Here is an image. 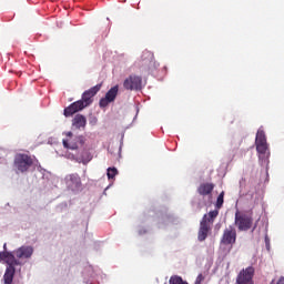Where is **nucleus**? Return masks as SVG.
I'll return each instance as SVG.
<instances>
[{
  "label": "nucleus",
  "mask_w": 284,
  "mask_h": 284,
  "mask_svg": "<svg viewBox=\"0 0 284 284\" xmlns=\"http://www.w3.org/2000/svg\"><path fill=\"white\" fill-rule=\"evenodd\" d=\"M67 136H72V132L69 131V132L67 133Z\"/></svg>",
  "instance_id": "27"
},
{
  "label": "nucleus",
  "mask_w": 284,
  "mask_h": 284,
  "mask_svg": "<svg viewBox=\"0 0 284 284\" xmlns=\"http://www.w3.org/2000/svg\"><path fill=\"white\" fill-rule=\"evenodd\" d=\"M212 227L210 226V223L207 222V214H204L202 217V221L200 222V229L197 233V241L203 242L205 239H207V235L210 234V231Z\"/></svg>",
  "instance_id": "10"
},
{
  "label": "nucleus",
  "mask_w": 284,
  "mask_h": 284,
  "mask_svg": "<svg viewBox=\"0 0 284 284\" xmlns=\"http://www.w3.org/2000/svg\"><path fill=\"white\" fill-rule=\"evenodd\" d=\"M65 185L72 192H79L81 190V176L77 173H72L65 176Z\"/></svg>",
  "instance_id": "7"
},
{
  "label": "nucleus",
  "mask_w": 284,
  "mask_h": 284,
  "mask_svg": "<svg viewBox=\"0 0 284 284\" xmlns=\"http://www.w3.org/2000/svg\"><path fill=\"white\" fill-rule=\"evenodd\" d=\"M4 248H6V244H4V246H3Z\"/></svg>",
  "instance_id": "28"
},
{
  "label": "nucleus",
  "mask_w": 284,
  "mask_h": 284,
  "mask_svg": "<svg viewBox=\"0 0 284 284\" xmlns=\"http://www.w3.org/2000/svg\"><path fill=\"white\" fill-rule=\"evenodd\" d=\"M234 223L237 226V230L240 232H247V230H252L254 219L250 214L243 213L241 211H236Z\"/></svg>",
  "instance_id": "2"
},
{
  "label": "nucleus",
  "mask_w": 284,
  "mask_h": 284,
  "mask_svg": "<svg viewBox=\"0 0 284 284\" xmlns=\"http://www.w3.org/2000/svg\"><path fill=\"white\" fill-rule=\"evenodd\" d=\"M216 216H219V210L211 211L209 212V214H206V221L209 225H212V223H214V219H216Z\"/></svg>",
  "instance_id": "19"
},
{
  "label": "nucleus",
  "mask_w": 284,
  "mask_h": 284,
  "mask_svg": "<svg viewBox=\"0 0 284 284\" xmlns=\"http://www.w3.org/2000/svg\"><path fill=\"white\" fill-rule=\"evenodd\" d=\"M221 243L222 245H234L236 243V229L234 226L230 225L224 230Z\"/></svg>",
  "instance_id": "8"
},
{
  "label": "nucleus",
  "mask_w": 284,
  "mask_h": 284,
  "mask_svg": "<svg viewBox=\"0 0 284 284\" xmlns=\"http://www.w3.org/2000/svg\"><path fill=\"white\" fill-rule=\"evenodd\" d=\"M118 95H119V85H114L100 100L99 102L100 108H108L110 103H114V101H116Z\"/></svg>",
  "instance_id": "3"
},
{
  "label": "nucleus",
  "mask_w": 284,
  "mask_h": 284,
  "mask_svg": "<svg viewBox=\"0 0 284 284\" xmlns=\"http://www.w3.org/2000/svg\"><path fill=\"white\" fill-rule=\"evenodd\" d=\"M14 265L17 264H9L7 266V270L3 275L4 284H12V281H14V274L17 272V268H14Z\"/></svg>",
  "instance_id": "15"
},
{
  "label": "nucleus",
  "mask_w": 284,
  "mask_h": 284,
  "mask_svg": "<svg viewBox=\"0 0 284 284\" xmlns=\"http://www.w3.org/2000/svg\"><path fill=\"white\" fill-rule=\"evenodd\" d=\"M197 192L201 194V196H207L214 192V184L203 183L199 186Z\"/></svg>",
  "instance_id": "16"
},
{
  "label": "nucleus",
  "mask_w": 284,
  "mask_h": 284,
  "mask_svg": "<svg viewBox=\"0 0 284 284\" xmlns=\"http://www.w3.org/2000/svg\"><path fill=\"white\" fill-rule=\"evenodd\" d=\"M85 105H83L81 100H78L73 103H71L69 106L64 109V116H73V114H77V112H81V110H85Z\"/></svg>",
  "instance_id": "12"
},
{
  "label": "nucleus",
  "mask_w": 284,
  "mask_h": 284,
  "mask_svg": "<svg viewBox=\"0 0 284 284\" xmlns=\"http://www.w3.org/2000/svg\"><path fill=\"white\" fill-rule=\"evenodd\" d=\"M224 199H225V192L222 191L216 199V203H215L216 210H221V207H223Z\"/></svg>",
  "instance_id": "20"
},
{
  "label": "nucleus",
  "mask_w": 284,
  "mask_h": 284,
  "mask_svg": "<svg viewBox=\"0 0 284 284\" xmlns=\"http://www.w3.org/2000/svg\"><path fill=\"white\" fill-rule=\"evenodd\" d=\"M169 284H189V283L183 281V277L173 275L170 277Z\"/></svg>",
  "instance_id": "21"
},
{
  "label": "nucleus",
  "mask_w": 284,
  "mask_h": 284,
  "mask_svg": "<svg viewBox=\"0 0 284 284\" xmlns=\"http://www.w3.org/2000/svg\"><path fill=\"white\" fill-rule=\"evenodd\" d=\"M6 258H10L12 261L11 264L19 265V261L14 258V255L10 252H0V261H6Z\"/></svg>",
  "instance_id": "18"
},
{
  "label": "nucleus",
  "mask_w": 284,
  "mask_h": 284,
  "mask_svg": "<svg viewBox=\"0 0 284 284\" xmlns=\"http://www.w3.org/2000/svg\"><path fill=\"white\" fill-rule=\"evenodd\" d=\"M34 165V159L26 153H18L13 160V169L16 174H24Z\"/></svg>",
  "instance_id": "1"
},
{
  "label": "nucleus",
  "mask_w": 284,
  "mask_h": 284,
  "mask_svg": "<svg viewBox=\"0 0 284 284\" xmlns=\"http://www.w3.org/2000/svg\"><path fill=\"white\" fill-rule=\"evenodd\" d=\"M203 281H205V275L202 274V273H200V274L197 275V277L195 278L194 284H202Z\"/></svg>",
  "instance_id": "24"
},
{
  "label": "nucleus",
  "mask_w": 284,
  "mask_h": 284,
  "mask_svg": "<svg viewBox=\"0 0 284 284\" xmlns=\"http://www.w3.org/2000/svg\"><path fill=\"white\" fill-rule=\"evenodd\" d=\"M254 268L252 266L242 270L237 277L236 284H254Z\"/></svg>",
  "instance_id": "5"
},
{
  "label": "nucleus",
  "mask_w": 284,
  "mask_h": 284,
  "mask_svg": "<svg viewBox=\"0 0 284 284\" xmlns=\"http://www.w3.org/2000/svg\"><path fill=\"white\" fill-rule=\"evenodd\" d=\"M106 174H108V179H114V176L119 174V171L116 170V168H109Z\"/></svg>",
  "instance_id": "23"
},
{
  "label": "nucleus",
  "mask_w": 284,
  "mask_h": 284,
  "mask_svg": "<svg viewBox=\"0 0 284 284\" xmlns=\"http://www.w3.org/2000/svg\"><path fill=\"white\" fill-rule=\"evenodd\" d=\"M17 258H30L34 254L32 246H21L14 251Z\"/></svg>",
  "instance_id": "14"
},
{
  "label": "nucleus",
  "mask_w": 284,
  "mask_h": 284,
  "mask_svg": "<svg viewBox=\"0 0 284 284\" xmlns=\"http://www.w3.org/2000/svg\"><path fill=\"white\" fill-rule=\"evenodd\" d=\"M271 284H274V281ZM276 284H284V277L281 276Z\"/></svg>",
  "instance_id": "26"
},
{
  "label": "nucleus",
  "mask_w": 284,
  "mask_h": 284,
  "mask_svg": "<svg viewBox=\"0 0 284 284\" xmlns=\"http://www.w3.org/2000/svg\"><path fill=\"white\" fill-rule=\"evenodd\" d=\"M152 59H154V54L151 51H148V50L143 51L142 61H145V60L152 61Z\"/></svg>",
  "instance_id": "22"
},
{
  "label": "nucleus",
  "mask_w": 284,
  "mask_h": 284,
  "mask_svg": "<svg viewBox=\"0 0 284 284\" xmlns=\"http://www.w3.org/2000/svg\"><path fill=\"white\" fill-rule=\"evenodd\" d=\"M91 161H92V153L85 150L82 152V154L79 158H77V162L83 163V165H88V163Z\"/></svg>",
  "instance_id": "17"
},
{
  "label": "nucleus",
  "mask_w": 284,
  "mask_h": 284,
  "mask_svg": "<svg viewBox=\"0 0 284 284\" xmlns=\"http://www.w3.org/2000/svg\"><path fill=\"white\" fill-rule=\"evenodd\" d=\"M256 152L258 154H265L267 152V138L265 131L258 129L255 138Z\"/></svg>",
  "instance_id": "4"
},
{
  "label": "nucleus",
  "mask_w": 284,
  "mask_h": 284,
  "mask_svg": "<svg viewBox=\"0 0 284 284\" xmlns=\"http://www.w3.org/2000/svg\"><path fill=\"white\" fill-rule=\"evenodd\" d=\"M143 80L139 75H130L123 82L124 90H141Z\"/></svg>",
  "instance_id": "9"
},
{
  "label": "nucleus",
  "mask_w": 284,
  "mask_h": 284,
  "mask_svg": "<svg viewBox=\"0 0 284 284\" xmlns=\"http://www.w3.org/2000/svg\"><path fill=\"white\" fill-rule=\"evenodd\" d=\"M101 90V84H97L94 87H92L91 89L84 91L82 93V98H81V102L83 103L84 106H89L92 105V99H94V97H97V93H99Z\"/></svg>",
  "instance_id": "6"
},
{
  "label": "nucleus",
  "mask_w": 284,
  "mask_h": 284,
  "mask_svg": "<svg viewBox=\"0 0 284 284\" xmlns=\"http://www.w3.org/2000/svg\"><path fill=\"white\" fill-rule=\"evenodd\" d=\"M62 143L63 148L67 150H79V148H83V145H85V136L79 135L75 136L71 142L63 140Z\"/></svg>",
  "instance_id": "11"
},
{
  "label": "nucleus",
  "mask_w": 284,
  "mask_h": 284,
  "mask_svg": "<svg viewBox=\"0 0 284 284\" xmlns=\"http://www.w3.org/2000/svg\"><path fill=\"white\" fill-rule=\"evenodd\" d=\"M85 125H88V119H85V115L77 114L72 119V128H74V130H85Z\"/></svg>",
  "instance_id": "13"
},
{
  "label": "nucleus",
  "mask_w": 284,
  "mask_h": 284,
  "mask_svg": "<svg viewBox=\"0 0 284 284\" xmlns=\"http://www.w3.org/2000/svg\"><path fill=\"white\" fill-rule=\"evenodd\" d=\"M266 250H270V236L265 235L264 237Z\"/></svg>",
  "instance_id": "25"
}]
</instances>
